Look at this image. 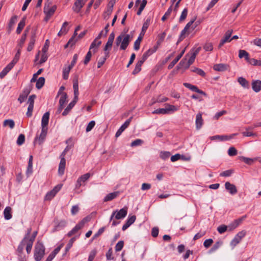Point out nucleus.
I'll return each mask as SVG.
<instances>
[{"instance_id":"obj_39","label":"nucleus","mask_w":261,"mask_h":261,"mask_svg":"<svg viewBox=\"0 0 261 261\" xmlns=\"http://www.w3.org/2000/svg\"><path fill=\"white\" fill-rule=\"evenodd\" d=\"M191 31H188L186 28H184V30L181 32L180 36L179 37L178 40L177 41V44L179 43L181 41H182L186 37V34L188 35L190 34Z\"/></svg>"},{"instance_id":"obj_43","label":"nucleus","mask_w":261,"mask_h":261,"mask_svg":"<svg viewBox=\"0 0 261 261\" xmlns=\"http://www.w3.org/2000/svg\"><path fill=\"white\" fill-rule=\"evenodd\" d=\"M249 64L253 66H261V60H256L254 58H250L248 62Z\"/></svg>"},{"instance_id":"obj_27","label":"nucleus","mask_w":261,"mask_h":261,"mask_svg":"<svg viewBox=\"0 0 261 261\" xmlns=\"http://www.w3.org/2000/svg\"><path fill=\"white\" fill-rule=\"evenodd\" d=\"M17 19V16L16 15H14L11 18L8 24V31L9 33L11 32L12 29L13 28L14 25L16 22Z\"/></svg>"},{"instance_id":"obj_63","label":"nucleus","mask_w":261,"mask_h":261,"mask_svg":"<svg viewBox=\"0 0 261 261\" xmlns=\"http://www.w3.org/2000/svg\"><path fill=\"white\" fill-rule=\"evenodd\" d=\"M227 226L226 225H221L217 228V230L220 233L222 234L225 232L227 230Z\"/></svg>"},{"instance_id":"obj_60","label":"nucleus","mask_w":261,"mask_h":261,"mask_svg":"<svg viewBox=\"0 0 261 261\" xmlns=\"http://www.w3.org/2000/svg\"><path fill=\"white\" fill-rule=\"evenodd\" d=\"M221 243L219 242H216L209 250L210 253L216 251L220 246Z\"/></svg>"},{"instance_id":"obj_46","label":"nucleus","mask_w":261,"mask_h":261,"mask_svg":"<svg viewBox=\"0 0 261 261\" xmlns=\"http://www.w3.org/2000/svg\"><path fill=\"white\" fill-rule=\"evenodd\" d=\"M72 68H71L69 66H68L67 67L64 68L63 71V78L64 80H67L68 77L69 73L71 69Z\"/></svg>"},{"instance_id":"obj_7","label":"nucleus","mask_w":261,"mask_h":261,"mask_svg":"<svg viewBox=\"0 0 261 261\" xmlns=\"http://www.w3.org/2000/svg\"><path fill=\"white\" fill-rule=\"evenodd\" d=\"M86 222V218L83 219L78 224H77L75 227L67 233V236L70 237L72 235L75 234L80 229L82 228Z\"/></svg>"},{"instance_id":"obj_41","label":"nucleus","mask_w":261,"mask_h":261,"mask_svg":"<svg viewBox=\"0 0 261 261\" xmlns=\"http://www.w3.org/2000/svg\"><path fill=\"white\" fill-rule=\"evenodd\" d=\"M232 30H228L225 34L224 38L222 39V40H224L223 42H230L231 41V39H230V37L232 34Z\"/></svg>"},{"instance_id":"obj_35","label":"nucleus","mask_w":261,"mask_h":261,"mask_svg":"<svg viewBox=\"0 0 261 261\" xmlns=\"http://www.w3.org/2000/svg\"><path fill=\"white\" fill-rule=\"evenodd\" d=\"M13 67L9 64L0 73V78H3Z\"/></svg>"},{"instance_id":"obj_36","label":"nucleus","mask_w":261,"mask_h":261,"mask_svg":"<svg viewBox=\"0 0 261 261\" xmlns=\"http://www.w3.org/2000/svg\"><path fill=\"white\" fill-rule=\"evenodd\" d=\"M239 57L241 59L245 58L247 62H248L250 59L249 54L245 50L241 49L239 50Z\"/></svg>"},{"instance_id":"obj_44","label":"nucleus","mask_w":261,"mask_h":261,"mask_svg":"<svg viewBox=\"0 0 261 261\" xmlns=\"http://www.w3.org/2000/svg\"><path fill=\"white\" fill-rule=\"evenodd\" d=\"M26 38H27L26 34H22L20 41L18 43V44L17 45V48H21V49L22 48V47L25 42V41L26 40Z\"/></svg>"},{"instance_id":"obj_42","label":"nucleus","mask_w":261,"mask_h":261,"mask_svg":"<svg viewBox=\"0 0 261 261\" xmlns=\"http://www.w3.org/2000/svg\"><path fill=\"white\" fill-rule=\"evenodd\" d=\"M142 65V62L141 61H138L136 64L135 68L133 71V74H136L139 73L141 70V66Z\"/></svg>"},{"instance_id":"obj_1","label":"nucleus","mask_w":261,"mask_h":261,"mask_svg":"<svg viewBox=\"0 0 261 261\" xmlns=\"http://www.w3.org/2000/svg\"><path fill=\"white\" fill-rule=\"evenodd\" d=\"M73 88L74 90V98L73 100L68 105L67 108L64 110V111L62 113V115L63 116L67 115L77 101L79 92L78 81L77 79L74 80L73 81Z\"/></svg>"},{"instance_id":"obj_10","label":"nucleus","mask_w":261,"mask_h":261,"mask_svg":"<svg viewBox=\"0 0 261 261\" xmlns=\"http://www.w3.org/2000/svg\"><path fill=\"white\" fill-rule=\"evenodd\" d=\"M85 2L84 0H76L72 7L73 11L77 13H79L84 6Z\"/></svg>"},{"instance_id":"obj_53","label":"nucleus","mask_w":261,"mask_h":261,"mask_svg":"<svg viewBox=\"0 0 261 261\" xmlns=\"http://www.w3.org/2000/svg\"><path fill=\"white\" fill-rule=\"evenodd\" d=\"M187 14H188V9L187 8H185L181 14V15L180 16V18H179V21L180 22H181V21H183L187 17Z\"/></svg>"},{"instance_id":"obj_4","label":"nucleus","mask_w":261,"mask_h":261,"mask_svg":"<svg viewBox=\"0 0 261 261\" xmlns=\"http://www.w3.org/2000/svg\"><path fill=\"white\" fill-rule=\"evenodd\" d=\"M127 214V207H124L119 211L116 210L113 211L112 213L111 216L110 217V221H112L114 217L116 219L119 220L121 219L126 217Z\"/></svg>"},{"instance_id":"obj_31","label":"nucleus","mask_w":261,"mask_h":261,"mask_svg":"<svg viewBox=\"0 0 261 261\" xmlns=\"http://www.w3.org/2000/svg\"><path fill=\"white\" fill-rule=\"evenodd\" d=\"M238 82L244 88H249V83L245 78L240 77L238 79Z\"/></svg>"},{"instance_id":"obj_38","label":"nucleus","mask_w":261,"mask_h":261,"mask_svg":"<svg viewBox=\"0 0 261 261\" xmlns=\"http://www.w3.org/2000/svg\"><path fill=\"white\" fill-rule=\"evenodd\" d=\"M36 87L37 89H41L45 83V79L43 77H40L38 80H36Z\"/></svg>"},{"instance_id":"obj_51","label":"nucleus","mask_w":261,"mask_h":261,"mask_svg":"<svg viewBox=\"0 0 261 261\" xmlns=\"http://www.w3.org/2000/svg\"><path fill=\"white\" fill-rule=\"evenodd\" d=\"M142 40V36H139L138 39L135 41V42L134 43L135 50H137L139 49L140 42Z\"/></svg>"},{"instance_id":"obj_21","label":"nucleus","mask_w":261,"mask_h":261,"mask_svg":"<svg viewBox=\"0 0 261 261\" xmlns=\"http://www.w3.org/2000/svg\"><path fill=\"white\" fill-rule=\"evenodd\" d=\"M203 119L202 118V114L201 113H198L196 116V128L197 129H199L203 125Z\"/></svg>"},{"instance_id":"obj_32","label":"nucleus","mask_w":261,"mask_h":261,"mask_svg":"<svg viewBox=\"0 0 261 261\" xmlns=\"http://www.w3.org/2000/svg\"><path fill=\"white\" fill-rule=\"evenodd\" d=\"M17 48V51L16 54H15V56L13 59V60L10 62L9 64L11 65L13 67L15 65V64L18 61L20 56V53H21V48Z\"/></svg>"},{"instance_id":"obj_30","label":"nucleus","mask_w":261,"mask_h":261,"mask_svg":"<svg viewBox=\"0 0 261 261\" xmlns=\"http://www.w3.org/2000/svg\"><path fill=\"white\" fill-rule=\"evenodd\" d=\"M33 172V156L30 155L28 162V166L27 170V175H30Z\"/></svg>"},{"instance_id":"obj_15","label":"nucleus","mask_w":261,"mask_h":261,"mask_svg":"<svg viewBox=\"0 0 261 261\" xmlns=\"http://www.w3.org/2000/svg\"><path fill=\"white\" fill-rule=\"evenodd\" d=\"M237 135V134H233L231 135L230 136H226V135H216L214 136L211 137V139L213 140H216L218 139L220 141H224V140H230L235 136Z\"/></svg>"},{"instance_id":"obj_40","label":"nucleus","mask_w":261,"mask_h":261,"mask_svg":"<svg viewBox=\"0 0 261 261\" xmlns=\"http://www.w3.org/2000/svg\"><path fill=\"white\" fill-rule=\"evenodd\" d=\"M3 125L4 126H9L10 128L12 129L15 126V123L12 119H7L4 121Z\"/></svg>"},{"instance_id":"obj_29","label":"nucleus","mask_w":261,"mask_h":261,"mask_svg":"<svg viewBox=\"0 0 261 261\" xmlns=\"http://www.w3.org/2000/svg\"><path fill=\"white\" fill-rule=\"evenodd\" d=\"M25 19H26V18L25 17H23L20 20V21L19 22V23L18 24V27H17V30H16V33L18 34H20V33L21 32L22 29L24 27L25 24Z\"/></svg>"},{"instance_id":"obj_9","label":"nucleus","mask_w":261,"mask_h":261,"mask_svg":"<svg viewBox=\"0 0 261 261\" xmlns=\"http://www.w3.org/2000/svg\"><path fill=\"white\" fill-rule=\"evenodd\" d=\"M91 176V174L90 173H87L80 176L76 181L75 188L79 189L82 186V182H84L87 181Z\"/></svg>"},{"instance_id":"obj_48","label":"nucleus","mask_w":261,"mask_h":261,"mask_svg":"<svg viewBox=\"0 0 261 261\" xmlns=\"http://www.w3.org/2000/svg\"><path fill=\"white\" fill-rule=\"evenodd\" d=\"M77 41V38H74V37H71V38L69 40L67 43L65 45V47H67L68 46H72L73 45L75 44V43Z\"/></svg>"},{"instance_id":"obj_19","label":"nucleus","mask_w":261,"mask_h":261,"mask_svg":"<svg viewBox=\"0 0 261 261\" xmlns=\"http://www.w3.org/2000/svg\"><path fill=\"white\" fill-rule=\"evenodd\" d=\"M252 88L255 92H259L261 90V81L259 80L252 81Z\"/></svg>"},{"instance_id":"obj_34","label":"nucleus","mask_w":261,"mask_h":261,"mask_svg":"<svg viewBox=\"0 0 261 261\" xmlns=\"http://www.w3.org/2000/svg\"><path fill=\"white\" fill-rule=\"evenodd\" d=\"M67 98V94L65 92L62 93V95L59 100V105L61 106V108H63L64 107V105L66 102Z\"/></svg>"},{"instance_id":"obj_33","label":"nucleus","mask_w":261,"mask_h":261,"mask_svg":"<svg viewBox=\"0 0 261 261\" xmlns=\"http://www.w3.org/2000/svg\"><path fill=\"white\" fill-rule=\"evenodd\" d=\"M119 193L118 192H115L108 194L104 198L105 201H108L113 200L118 195Z\"/></svg>"},{"instance_id":"obj_64","label":"nucleus","mask_w":261,"mask_h":261,"mask_svg":"<svg viewBox=\"0 0 261 261\" xmlns=\"http://www.w3.org/2000/svg\"><path fill=\"white\" fill-rule=\"evenodd\" d=\"M203 48L205 51H212L213 49V46L212 43L207 42L205 44Z\"/></svg>"},{"instance_id":"obj_3","label":"nucleus","mask_w":261,"mask_h":261,"mask_svg":"<svg viewBox=\"0 0 261 261\" xmlns=\"http://www.w3.org/2000/svg\"><path fill=\"white\" fill-rule=\"evenodd\" d=\"M45 247L42 243L38 242L35 246L34 257L36 261H40L45 254Z\"/></svg>"},{"instance_id":"obj_56","label":"nucleus","mask_w":261,"mask_h":261,"mask_svg":"<svg viewBox=\"0 0 261 261\" xmlns=\"http://www.w3.org/2000/svg\"><path fill=\"white\" fill-rule=\"evenodd\" d=\"M75 240V237L71 238L69 240V241L68 243L67 244V245L66 247V248H65L66 252H68L69 251V250L71 248V247L72 246L73 243H74Z\"/></svg>"},{"instance_id":"obj_28","label":"nucleus","mask_w":261,"mask_h":261,"mask_svg":"<svg viewBox=\"0 0 261 261\" xmlns=\"http://www.w3.org/2000/svg\"><path fill=\"white\" fill-rule=\"evenodd\" d=\"M258 158L254 159L246 158L244 156H240L239 159L248 165H251L254 161H256Z\"/></svg>"},{"instance_id":"obj_61","label":"nucleus","mask_w":261,"mask_h":261,"mask_svg":"<svg viewBox=\"0 0 261 261\" xmlns=\"http://www.w3.org/2000/svg\"><path fill=\"white\" fill-rule=\"evenodd\" d=\"M192 71L196 73L198 75H200L203 77H204L205 75V73L204 72V71L198 68H195L194 69L192 70Z\"/></svg>"},{"instance_id":"obj_54","label":"nucleus","mask_w":261,"mask_h":261,"mask_svg":"<svg viewBox=\"0 0 261 261\" xmlns=\"http://www.w3.org/2000/svg\"><path fill=\"white\" fill-rule=\"evenodd\" d=\"M42 71H43V69H42V68L40 69L37 71V72L36 73L34 74L32 79L31 80V83L35 82L37 80V78L38 77V76L42 73Z\"/></svg>"},{"instance_id":"obj_6","label":"nucleus","mask_w":261,"mask_h":261,"mask_svg":"<svg viewBox=\"0 0 261 261\" xmlns=\"http://www.w3.org/2000/svg\"><path fill=\"white\" fill-rule=\"evenodd\" d=\"M51 1L49 2V1H48L45 4L44 7V13L52 16L56 10L57 6L56 5L51 6Z\"/></svg>"},{"instance_id":"obj_16","label":"nucleus","mask_w":261,"mask_h":261,"mask_svg":"<svg viewBox=\"0 0 261 261\" xmlns=\"http://www.w3.org/2000/svg\"><path fill=\"white\" fill-rule=\"evenodd\" d=\"M55 226L54 228V231H58L60 229L65 227L66 225V221L64 220H55Z\"/></svg>"},{"instance_id":"obj_12","label":"nucleus","mask_w":261,"mask_h":261,"mask_svg":"<svg viewBox=\"0 0 261 261\" xmlns=\"http://www.w3.org/2000/svg\"><path fill=\"white\" fill-rule=\"evenodd\" d=\"M196 58V56L192 54L189 59L188 61L187 62L186 59H182L179 63V65H182L184 63H186V66H184L185 69H188L190 67V66L193 64Z\"/></svg>"},{"instance_id":"obj_14","label":"nucleus","mask_w":261,"mask_h":261,"mask_svg":"<svg viewBox=\"0 0 261 261\" xmlns=\"http://www.w3.org/2000/svg\"><path fill=\"white\" fill-rule=\"evenodd\" d=\"M183 85H184V86L185 87H186L187 88H189V89H190L192 91H194V92H197L198 93L202 94V95H203L204 96H205L206 95V93L204 91L199 89L197 88V87H196V86L192 85H191V84H190L189 83H184L183 84Z\"/></svg>"},{"instance_id":"obj_18","label":"nucleus","mask_w":261,"mask_h":261,"mask_svg":"<svg viewBox=\"0 0 261 261\" xmlns=\"http://www.w3.org/2000/svg\"><path fill=\"white\" fill-rule=\"evenodd\" d=\"M49 118V112H46L44 114L41 119V127L44 128H47Z\"/></svg>"},{"instance_id":"obj_49","label":"nucleus","mask_w":261,"mask_h":261,"mask_svg":"<svg viewBox=\"0 0 261 261\" xmlns=\"http://www.w3.org/2000/svg\"><path fill=\"white\" fill-rule=\"evenodd\" d=\"M106 56L102 59H100L97 63V67L100 68L103 64L105 63L106 60H107V58L109 57V53H105Z\"/></svg>"},{"instance_id":"obj_8","label":"nucleus","mask_w":261,"mask_h":261,"mask_svg":"<svg viewBox=\"0 0 261 261\" xmlns=\"http://www.w3.org/2000/svg\"><path fill=\"white\" fill-rule=\"evenodd\" d=\"M47 132V128H42L41 134L39 136H36L35 138L34 143H38L39 144H41L45 140Z\"/></svg>"},{"instance_id":"obj_17","label":"nucleus","mask_w":261,"mask_h":261,"mask_svg":"<svg viewBox=\"0 0 261 261\" xmlns=\"http://www.w3.org/2000/svg\"><path fill=\"white\" fill-rule=\"evenodd\" d=\"M225 187L231 195H234L238 192L236 187L233 184H232L228 181L225 182Z\"/></svg>"},{"instance_id":"obj_24","label":"nucleus","mask_w":261,"mask_h":261,"mask_svg":"<svg viewBox=\"0 0 261 261\" xmlns=\"http://www.w3.org/2000/svg\"><path fill=\"white\" fill-rule=\"evenodd\" d=\"M186 48L183 49L179 55H178L169 65L168 69H170L178 62L185 53Z\"/></svg>"},{"instance_id":"obj_52","label":"nucleus","mask_w":261,"mask_h":261,"mask_svg":"<svg viewBox=\"0 0 261 261\" xmlns=\"http://www.w3.org/2000/svg\"><path fill=\"white\" fill-rule=\"evenodd\" d=\"M124 246V242L123 241H119L115 246L116 251H120L122 250Z\"/></svg>"},{"instance_id":"obj_25","label":"nucleus","mask_w":261,"mask_h":261,"mask_svg":"<svg viewBox=\"0 0 261 261\" xmlns=\"http://www.w3.org/2000/svg\"><path fill=\"white\" fill-rule=\"evenodd\" d=\"M12 208L10 206H7L4 211V215L5 219L7 220L11 219L12 217Z\"/></svg>"},{"instance_id":"obj_5","label":"nucleus","mask_w":261,"mask_h":261,"mask_svg":"<svg viewBox=\"0 0 261 261\" xmlns=\"http://www.w3.org/2000/svg\"><path fill=\"white\" fill-rule=\"evenodd\" d=\"M62 187V184L58 185L50 191L47 192L45 196L44 200L50 201L57 194V193L61 190Z\"/></svg>"},{"instance_id":"obj_45","label":"nucleus","mask_w":261,"mask_h":261,"mask_svg":"<svg viewBox=\"0 0 261 261\" xmlns=\"http://www.w3.org/2000/svg\"><path fill=\"white\" fill-rule=\"evenodd\" d=\"M33 244V243L32 242V241H26V251L28 254H30L31 253Z\"/></svg>"},{"instance_id":"obj_20","label":"nucleus","mask_w":261,"mask_h":261,"mask_svg":"<svg viewBox=\"0 0 261 261\" xmlns=\"http://www.w3.org/2000/svg\"><path fill=\"white\" fill-rule=\"evenodd\" d=\"M229 66L225 64H217L214 65L213 69L218 71H224L227 70Z\"/></svg>"},{"instance_id":"obj_22","label":"nucleus","mask_w":261,"mask_h":261,"mask_svg":"<svg viewBox=\"0 0 261 261\" xmlns=\"http://www.w3.org/2000/svg\"><path fill=\"white\" fill-rule=\"evenodd\" d=\"M35 38H36V33L35 32H34L32 33L30 40L28 46L27 47V50L28 51H31L33 49L35 41H36Z\"/></svg>"},{"instance_id":"obj_62","label":"nucleus","mask_w":261,"mask_h":261,"mask_svg":"<svg viewBox=\"0 0 261 261\" xmlns=\"http://www.w3.org/2000/svg\"><path fill=\"white\" fill-rule=\"evenodd\" d=\"M36 95L34 94L32 95L29 97V99L28 100V103L29 104V106L34 107V100L36 98Z\"/></svg>"},{"instance_id":"obj_2","label":"nucleus","mask_w":261,"mask_h":261,"mask_svg":"<svg viewBox=\"0 0 261 261\" xmlns=\"http://www.w3.org/2000/svg\"><path fill=\"white\" fill-rule=\"evenodd\" d=\"M132 38V37L128 34L125 36L121 35L117 37L115 43L117 46L120 44V49L125 50L128 45Z\"/></svg>"},{"instance_id":"obj_55","label":"nucleus","mask_w":261,"mask_h":261,"mask_svg":"<svg viewBox=\"0 0 261 261\" xmlns=\"http://www.w3.org/2000/svg\"><path fill=\"white\" fill-rule=\"evenodd\" d=\"M233 173V170H227L221 172L220 174L221 176L228 177L230 176Z\"/></svg>"},{"instance_id":"obj_58","label":"nucleus","mask_w":261,"mask_h":261,"mask_svg":"<svg viewBox=\"0 0 261 261\" xmlns=\"http://www.w3.org/2000/svg\"><path fill=\"white\" fill-rule=\"evenodd\" d=\"M227 114V111L225 110H222L221 111H220L218 113H217L214 116L213 119L215 120H218L219 118L223 116V115H225Z\"/></svg>"},{"instance_id":"obj_47","label":"nucleus","mask_w":261,"mask_h":261,"mask_svg":"<svg viewBox=\"0 0 261 261\" xmlns=\"http://www.w3.org/2000/svg\"><path fill=\"white\" fill-rule=\"evenodd\" d=\"M25 141V136L23 134H20L19 135L17 140V144L18 145L20 146L22 145Z\"/></svg>"},{"instance_id":"obj_13","label":"nucleus","mask_w":261,"mask_h":261,"mask_svg":"<svg viewBox=\"0 0 261 261\" xmlns=\"http://www.w3.org/2000/svg\"><path fill=\"white\" fill-rule=\"evenodd\" d=\"M100 39L97 38V37H96V38L93 41L92 43L91 44L89 48V50L92 49V51L93 53H96L97 51V49L99 46L101 44V41L99 40Z\"/></svg>"},{"instance_id":"obj_23","label":"nucleus","mask_w":261,"mask_h":261,"mask_svg":"<svg viewBox=\"0 0 261 261\" xmlns=\"http://www.w3.org/2000/svg\"><path fill=\"white\" fill-rule=\"evenodd\" d=\"M61 161L59 164V169L58 172L59 174L63 175L64 172V170L65 168V165H66V160L65 158L62 157L60 158Z\"/></svg>"},{"instance_id":"obj_57","label":"nucleus","mask_w":261,"mask_h":261,"mask_svg":"<svg viewBox=\"0 0 261 261\" xmlns=\"http://www.w3.org/2000/svg\"><path fill=\"white\" fill-rule=\"evenodd\" d=\"M228 154L229 156H234L237 154V150L234 147H231L228 150Z\"/></svg>"},{"instance_id":"obj_59","label":"nucleus","mask_w":261,"mask_h":261,"mask_svg":"<svg viewBox=\"0 0 261 261\" xmlns=\"http://www.w3.org/2000/svg\"><path fill=\"white\" fill-rule=\"evenodd\" d=\"M143 143V141L142 140L138 139H136V140H134V141H133L131 143L130 145L132 147L139 146V145H141Z\"/></svg>"},{"instance_id":"obj_50","label":"nucleus","mask_w":261,"mask_h":261,"mask_svg":"<svg viewBox=\"0 0 261 261\" xmlns=\"http://www.w3.org/2000/svg\"><path fill=\"white\" fill-rule=\"evenodd\" d=\"M171 154L169 151H161L160 152V158L164 160H165L169 158Z\"/></svg>"},{"instance_id":"obj_11","label":"nucleus","mask_w":261,"mask_h":261,"mask_svg":"<svg viewBox=\"0 0 261 261\" xmlns=\"http://www.w3.org/2000/svg\"><path fill=\"white\" fill-rule=\"evenodd\" d=\"M132 117H130L128 119H127L119 128V129L117 130L115 134V137L116 138H118L119 137L122 133L129 126L132 119Z\"/></svg>"},{"instance_id":"obj_37","label":"nucleus","mask_w":261,"mask_h":261,"mask_svg":"<svg viewBox=\"0 0 261 261\" xmlns=\"http://www.w3.org/2000/svg\"><path fill=\"white\" fill-rule=\"evenodd\" d=\"M26 238H23L18 246L17 251L19 253L21 254L23 252L24 246L25 245Z\"/></svg>"},{"instance_id":"obj_26","label":"nucleus","mask_w":261,"mask_h":261,"mask_svg":"<svg viewBox=\"0 0 261 261\" xmlns=\"http://www.w3.org/2000/svg\"><path fill=\"white\" fill-rule=\"evenodd\" d=\"M246 218V216L245 215L240 218L239 219L236 220L234 221L233 223L231 226H229V227H231L230 230H232L238 227L240 225V224H241L242 222V221L245 220Z\"/></svg>"}]
</instances>
